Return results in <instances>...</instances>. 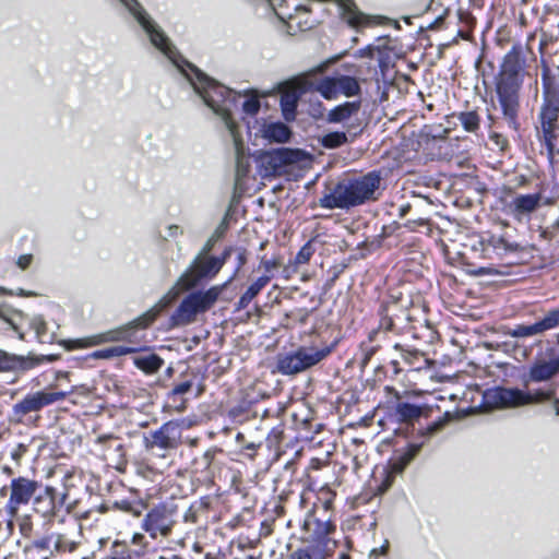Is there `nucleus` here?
<instances>
[{
  "instance_id": "obj_15",
  "label": "nucleus",
  "mask_w": 559,
  "mask_h": 559,
  "mask_svg": "<svg viewBox=\"0 0 559 559\" xmlns=\"http://www.w3.org/2000/svg\"><path fill=\"white\" fill-rule=\"evenodd\" d=\"M37 489L38 484L35 480L25 477L13 478L10 484V498L5 506L7 513L15 518L20 507L27 504Z\"/></svg>"
},
{
  "instance_id": "obj_3",
  "label": "nucleus",
  "mask_w": 559,
  "mask_h": 559,
  "mask_svg": "<svg viewBox=\"0 0 559 559\" xmlns=\"http://www.w3.org/2000/svg\"><path fill=\"white\" fill-rule=\"evenodd\" d=\"M521 87L522 75L518 56L508 55L497 83V95L504 118L514 129L518 128Z\"/></svg>"
},
{
  "instance_id": "obj_16",
  "label": "nucleus",
  "mask_w": 559,
  "mask_h": 559,
  "mask_svg": "<svg viewBox=\"0 0 559 559\" xmlns=\"http://www.w3.org/2000/svg\"><path fill=\"white\" fill-rule=\"evenodd\" d=\"M559 325V309L549 311L542 320L534 324H518L508 330L507 335L516 338L531 337L542 334Z\"/></svg>"
},
{
  "instance_id": "obj_41",
  "label": "nucleus",
  "mask_w": 559,
  "mask_h": 559,
  "mask_svg": "<svg viewBox=\"0 0 559 559\" xmlns=\"http://www.w3.org/2000/svg\"><path fill=\"white\" fill-rule=\"evenodd\" d=\"M479 273H480V274H489V273H490V271H489V270L487 271V270H485V269H480V270H479Z\"/></svg>"
},
{
  "instance_id": "obj_30",
  "label": "nucleus",
  "mask_w": 559,
  "mask_h": 559,
  "mask_svg": "<svg viewBox=\"0 0 559 559\" xmlns=\"http://www.w3.org/2000/svg\"><path fill=\"white\" fill-rule=\"evenodd\" d=\"M460 121L466 131L473 132L479 127V116L475 111L462 112Z\"/></svg>"
},
{
  "instance_id": "obj_20",
  "label": "nucleus",
  "mask_w": 559,
  "mask_h": 559,
  "mask_svg": "<svg viewBox=\"0 0 559 559\" xmlns=\"http://www.w3.org/2000/svg\"><path fill=\"white\" fill-rule=\"evenodd\" d=\"M559 372V356L550 358H538L531 366L528 379L533 382L550 380Z\"/></svg>"
},
{
  "instance_id": "obj_31",
  "label": "nucleus",
  "mask_w": 559,
  "mask_h": 559,
  "mask_svg": "<svg viewBox=\"0 0 559 559\" xmlns=\"http://www.w3.org/2000/svg\"><path fill=\"white\" fill-rule=\"evenodd\" d=\"M32 328L35 330L40 342H51V337L47 335V324L41 317H36L32 321Z\"/></svg>"
},
{
  "instance_id": "obj_2",
  "label": "nucleus",
  "mask_w": 559,
  "mask_h": 559,
  "mask_svg": "<svg viewBox=\"0 0 559 559\" xmlns=\"http://www.w3.org/2000/svg\"><path fill=\"white\" fill-rule=\"evenodd\" d=\"M380 175L369 173L359 179L340 182L335 188L320 200L325 209H349L373 200L380 186Z\"/></svg>"
},
{
  "instance_id": "obj_13",
  "label": "nucleus",
  "mask_w": 559,
  "mask_h": 559,
  "mask_svg": "<svg viewBox=\"0 0 559 559\" xmlns=\"http://www.w3.org/2000/svg\"><path fill=\"white\" fill-rule=\"evenodd\" d=\"M69 392L37 391L24 396L13 405L12 414L15 421L22 423L27 414L39 412L43 407L64 400Z\"/></svg>"
},
{
  "instance_id": "obj_7",
  "label": "nucleus",
  "mask_w": 559,
  "mask_h": 559,
  "mask_svg": "<svg viewBox=\"0 0 559 559\" xmlns=\"http://www.w3.org/2000/svg\"><path fill=\"white\" fill-rule=\"evenodd\" d=\"M331 353L330 347H299L297 350L277 356L276 368L282 374L290 376L309 369Z\"/></svg>"
},
{
  "instance_id": "obj_12",
  "label": "nucleus",
  "mask_w": 559,
  "mask_h": 559,
  "mask_svg": "<svg viewBox=\"0 0 559 559\" xmlns=\"http://www.w3.org/2000/svg\"><path fill=\"white\" fill-rule=\"evenodd\" d=\"M312 90V74L305 73L282 86L281 108L287 121L294 120L300 96Z\"/></svg>"
},
{
  "instance_id": "obj_25",
  "label": "nucleus",
  "mask_w": 559,
  "mask_h": 559,
  "mask_svg": "<svg viewBox=\"0 0 559 559\" xmlns=\"http://www.w3.org/2000/svg\"><path fill=\"white\" fill-rule=\"evenodd\" d=\"M271 277L267 275L260 276L255 282H253L248 289L242 294L239 298L237 308L246 309L249 304L254 299V297L270 283Z\"/></svg>"
},
{
  "instance_id": "obj_34",
  "label": "nucleus",
  "mask_w": 559,
  "mask_h": 559,
  "mask_svg": "<svg viewBox=\"0 0 559 559\" xmlns=\"http://www.w3.org/2000/svg\"><path fill=\"white\" fill-rule=\"evenodd\" d=\"M248 170H249V164L243 160L242 155L238 152V156H237V173H238V175L245 176V175H247Z\"/></svg>"
},
{
  "instance_id": "obj_6",
  "label": "nucleus",
  "mask_w": 559,
  "mask_h": 559,
  "mask_svg": "<svg viewBox=\"0 0 559 559\" xmlns=\"http://www.w3.org/2000/svg\"><path fill=\"white\" fill-rule=\"evenodd\" d=\"M224 286H213L207 290L189 294L170 317V326H182L192 323L198 313L209 310L218 299Z\"/></svg>"
},
{
  "instance_id": "obj_1",
  "label": "nucleus",
  "mask_w": 559,
  "mask_h": 559,
  "mask_svg": "<svg viewBox=\"0 0 559 559\" xmlns=\"http://www.w3.org/2000/svg\"><path fill=\"white\" fill-rule=\"evenodd\" d=\"M121 2L134 15L138 22L143 26L150 36L152 44L164 52L181 71L187 75L195 92L203 98L205 104L211 107L216 114L221 115L231 134L236 136V124L230 118V106L235 103V94L218 84L214 80L207 78L200 72L194 66L186 63L187 68L181 66L177 58L174 48L171 47L168 38L160 32L154 23L148 19L145 12L136 0H121Z\"/></svg>"
},
{
  "instance_id": "obj_21",
  "label": "nucleus",
  "mask_w": 559,
  "mask_h": 559,
  "mask_svg": "<svg viewBox=\"0 0 559 559\" xmlns=\"http://www.w3.org/2000/svg\"><path fill=\"white\" fill-rule=\"evenodd\" d=\"M540 200L539 193L520 194L513 198L507 207L509 213L520 221L524 215L533 213L539 206Z\"/></svg>"
},
{
  "instance_id": "obj_11",
  "label": "nucleus",
  "mask_w": 559,
  "mask_h": 559,
  "mask_svg": "<svg viewBox=\"0 0 559 559\" xmlns=\"http://www.w3.org/2000/svg\"><path fill=\"white\" fill-rule=\"evenodd\" d=\"M302 152L288 147L275 148L260 152L255 156L259 173L263 177L280 174L284 167L295 164L301 159Z\"/></svg>"
},
{
  "instance_id": "obj_17",
  "label": "nucleus",
  "mask_w": 559,
  "mask_h": 559,
  "mask_svg": "<svg viewBox=\"0 0 559 559\" xmlns=\"http://www.w3.org/2000/svg\"><path fill=\"white\" fill-rule=\"evenodd\" d=\"M420 444H409L406 451L399 457L392 460L385 467H382L380 475L384 478L380 491H385L393 483L395 475L401 474L407 464L415 457L420 450Z\"/></svg>"
},
{
  "instance_id": "obj_42",
  "label": "nucleus",
  "mask_w": 559,
  "mask_h": 559,
  "mask_svg": "<svg viewBox=\"0 0 559 559\" xmlns=\"http://www.w3.org/2000/svg\"><path fill=\"white\" fill-rule=\"evenodd\" d=\"M235 145H237V151L239 150V153L242 155L241 148L239 147L238 142H235Z\"/></svg>"
},
{
  "instance_id": "obj_8",
  "label": "nucleus",
  "mask_w": 559,
  "mask_h": 559,
  "mask_svg": "<svg viewBox=\"0 0 559 559\" xmlns=\"http://www.w3.org/2000/svg\"><path fill=\"white\" fill-rule=\"evenodd\" d=\"M230 253L231 249L228 248L224 250L221 257H198L194 260L190 271L179 278L177 285L180 286L181 289H189L193 287L201 278L214 277L226 263L230 257Z\"/></svg>"
},
{
  "instance_id": "obj_4",
  "label": "nucleus",
  "mask_w": 559,
  "mask_h": 559,
  "mask_svg": "<svg viewBox=\"0 0 559 559\" xmlns=\"http://www.w3.org/2000/svg\"><path fill=\"white\" fill-rule=\"evenodd\" d=\"M179 290L174 287L170 292H168L154 307H152L148 311H146L143 316L139 317L131 323L121 326L117 330H112L106 333L78 338L72 341L73 348H88L97 345H102L104 343L109 342H120L128 341L130 338V330L141 328H147L156 317L159 314L162 310L168 307L178 296Z\"/></svg>"
},
{
  "instance_id": "obj_10",
  "label": "nucleus",
  "mask_w": 559,
  "mask_h": 559,
  "mask_svg": "<svg viewBox=\"0 0 559 559\" xmlns=\"http://www.w3.org/2000/svg\"><path fill=\"white\" fill-rule=\"evenodd\" d=\"M559 95L547 93L544 97L539 112L542 138L549 154H552L555 141L559 136Z\"/></svg>"
},
{
  "instance_id": "obj_26",
  "label": "nucleus",
  "mask_w": 559,
  "mask_h": 559,
  "mask_svg": "<svg viewBox=\"0 0 559 559\" xmlns=\"http://www.w3.org/2000/svg\"><path fill=\"white\" fill-rule=\"evenodd\" d=\"M424 408L412 403H399L395 407L394 415L401 423H412L423 415Z\"/></svg>"
},
{
  "instance_id": "obj_39",
  "label": "nucleus",
  "mask_w": 559,
  "mask_h": 559,
  "mask_svg": "<svg viewBox=\"0 0 559 559\" xmlns=\"http://www.w3.org/2000/svg\"><path fill=\"white\" fill-rule=\"evenodd\" d=\"M264 266L266 270H271L272 267L276 266V263L274 261H265Z\"/></svg>"
},
{
  "instance_id": "obj_22",
  "label": "nucleus",
  "mask_w": 559,
  "mask_h": 559,
  "mask_svg": "<svg viewBox=\"0 0 559 559\" xmlns=\"http://www.w3.org/2000/svg\"><path fill=\"white\" fill-rule=\"evenodd\" d=\"M38 362V359L10 355L7 352L0 350V371L28 370L37 366Z\"/></svg>"
},
{
  "instance_id": "obj_23",
  "label": "nucleus",
  "mask_w": 559,
  "mask_h": 559,
  "mask_svg": "<svg viewBox=\"0 0 559 559\" xmlns=\"http://www.w3.org/2000/svg\"><path fill=\"white\" fill-rule=\"evenodd\" d=\"M261 133L267 141L276 143H286L292 135L289 128L283 122L264 123Z\"/></svg>"
},
{
  "instance_id": "obj_9",
  "label": "nucleus",
  "mask_w": 559,
  "mask_h": 559,
  "mask_svg": "<svg viewBox=\"0 0 559 559\" xmlns=\"http://www.w3.org/2000/svg\"><path fill=\"white\" fill-rule=\"evenodd\" d=\"M310 92H318L324 99L333 100L340 95L346 97L358 95L360 85L357 79L348 75L324 76L319 80L312 79Z\"/></svg>"
},
{
  "instance_id": "obj_18",
  "label": "nucleus",
  "mask_w": 559,
  "mask_h": 559,
  "mask_svg": "<svg viewBox=\"0 0 559 559\" xmlns=\"http://www.w3.org/2000/svg\"><path fill=\"white\" fill-rule=\"evenodd\" d=\"M481 246L485 251L491 250L500 258L523 251V247L508 235L489 234L483 238Z\"/></svg>"
},
{
  "instance_id": "obj_38",
  "label": "nucleus",
  "mask_w": 559,
  "mask_h": 559,
  "mask_svg": "<svg viewBox=\"0 0 559 559\" xmlns=\"http://www.w3.org/2000/svg\"><path fill=\"white\" fill-rule=\"evenodd\" d=\"M32 262V254H23L17 259V265L25 270Z\"/></svg>"
},
{
  "instance_id": "obj_40",
  "label": "nucleus",
  "mask_w": 559,
  "mask_h": 559,
  "mask_svg": "<svg viewBox=\"0 0 559 559\" xmlns=\"http://www.w3.org/2000/svg\"><path fill=\"white\" fill-rule=\"evenodd\" d=\"M554 406H555L556 413L559 415V400L555 401Z\"/></svg>"
},
{
  "instance_id": "obj_14",
  "label": "nucleus",
  "mask_w": 559,
  "mask_h": 559,
  "mask_svg": "<svg viewBox=\"0 0 559 559\" xmlns=\"http://www.w3.org/2000/svg\"><path fill=\"white\" fill-rule=\"evenodd\" d=\"M175 511L165 504H158L151 509L145 515L142 528L150 534L152 538L158 536H168L175 524Z\"/></svg>"
},
{
  "instance_id": "obj_36",
  "label": "nucleus",
  "mask_w": 559,
  "mask_h": 559,
  "mask_svg": "<svg viewBox=\"0 0 559 559\" xmlns=\"http://www.w3.org/2000/svg\"><path fill=\"white\" fill-rule=\"evenodd\" d=\"M288 559H312L310 552L306 549H297Z\"/></svg>"
},
{
  "instance_id": "obj_33",
  "label": "nucleus",
  "mask_w": 559,
  "mask_h": 559,
  "mask_svg": "<svg viewBox=\"0 0 559 559\" xmlns=\"http://www.w3.org/2000/svg\"><path fill=\"white\" fill-rule=\"evenodd\" d=\"M242 109L248 115H255L260 110V102L257 97H250L242 104Z\"/></svg>"
},
{
  "instance_id": "obj_29",
  "label": "nucleus",
  "mask_w": 559,
  "mask_h": 559,
  "mask_svg": "<svg viewBox=\"0 0 559 559\" xmlns=\"http://www.w3.org/2000/svg\"><path fill=\"white\" fill-rule=\"evenodd\" d=\"M347 142V135L345 132H330L321 139V144L326 148H336L344 145Z\"/></svg>"
},
{
  "instance_id": "obj_28",
  "label": "nucleus",
  "mask_w": 559,
  "mask_h": 559,
  "mask_svg": "<svg viewBox=\"0 0 559 559\" xmlns=\"http://www.w3.org/2000/svg\"><path fill=\"white\" fill-rule=\"evenodd\" d=\"M139 350H140V348H138V347L114 346V347H109V348L95 350L90 355V357L93 359H110L114 357L133 354Z\"/></svg>"
},
{
  "instance_id": "obj_37",
  "label": "nucleus",
  "mask_w": 559,
  "mask_h": 559,
  "mask_svg": "<svg viewBox=\"0 0 559 559\" xmlns=\"http://www.w3.org/2000/svg\"><path fill=\"white\" fill-rule=\"evenodd\" d=\"M103 559H132L130 551L123 550L104 557Z\"/></svg>"
},
{
  "instance_id": "obj_19",
  "label": "nucleus",
  "mask_w": 559,
  "mask_h": 559,
  "mask_svg": "<svg viewBox=\"0 0 559 559\" xmlns=\"http://www.w3.org/2000/svg\"><path fill=\"white\" fill-rule=\"evenodd\" d=\"M180 440L181 432L179 424L176 421H168L152 433V443L148 447L174 449L180 444Z\"/></svg>"
},
{
  "instance_id": "obj_24",
  "label": "nucleus",
  "mask_w": 559,
  "mask_h": 559,
  "mask_svg": "<svg viewBox=\"0 0 559 559\" xmlns=\"http://www.w3.org/2000/svg\"><path fill=\"white\" fill-rule=\"evenodd\" d=\"M360 109L359 102H346L331 109L326 120L330 123H341L347 121L352 116L356 115Z\"/></svg>"
},
{
  "instance_id": "obj_5",
  "label": "nucleus",
  "mask_w": 559,
  "mask_h": 559,
  "mask_svg": "<svg viewBox=\"0 0 559 559\" xmlns=\"http://www.w3.org/2000/svg\"><path fill=\"white\" fill-rule=\"evenodd\" d=\"M555 389L524 391L518 388L496 386L484 392V405L488 408H509L544 403L555 396Z\"/></svg>"
},
{
  "instance_id": "obj_35",
  "label": "nucleus",
  "mask_w": 559,
  "mask_h": 559,
  "mask_svg": "<svg viewBox=\"0 0 559 559\" xmlns=\"http://www.w3.org/2000/svg\"><path fill=\"white\" fill-rule=\"evenodd\" d=\"M192 388V382L190 381H185L180 384H177L174 389H173V392L171 394L173 395H181V394H185L187 393L188 391H190V389Z\"/></svg>"
},
{
  "instance_id": "obj_32",
  "label": "nucleus",
  "mask_w": 559,
  "mask_h": 559,
  "mask_svg": "<svg viewBox=\"0 0 559 559\" xmlns=\"http://www.w3.org/2000/svg\"><path fill=\"white\" fill-rule=\"evenodd\" d=\"M314 247H313V243L312 241H308L307 243H305L301 249L299 250V252L297 253L296 258H295V262L297 264H306L310 261L311 257L313 255L314 253Z\"/></svg>"
},
{
  "instance_id": "obj_27",
  "label": "nucleus",
  "mask_w": 559,
  "mask_h": 559,
  "mask_svg": "<svg viewBox=\"0 0 559 559\" xmlns=\"http://www.w3.org/2000/svg\"><path fill=\"white\" fill-rule=\"evenodd\" d=\"M136 368L147 374L156 373L164 365V360L156 354L136 356L133 358Z\"/></svg>"
}]
</instances>
